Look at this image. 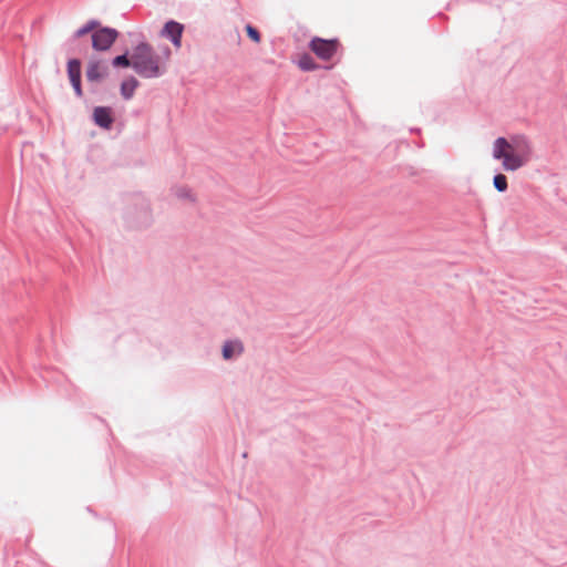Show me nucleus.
Instances as JSON below:
<instances>
[{
  "label": "nucleus",
  "instance_id": "f257e3e1",
  "mask_svg": "<svg viewBox=\"0 0 567 567\" xmlns=\"http://www.w3.org/2000/svg\"><path fill=\"white\" fill-rule=\"evenodd\" d=\"M532 153V143L523 135H516L509 140L498 137L493 144L494 158L501 159L503 168L509 172L517 171L527 164Z\"/></svg>",
  "mask_w": 567,
  "mask_h": 567
},
{
  "label": "nucleus",
  "instance_id": "f03ea898",
  "mask_svg": "<svg viewBox=\"0 0 567 567\" xmlns=\"http://www.w3.org/2000/svg\"><path fill=\"white\" fill-rule=\"evenodd\" d=\"M132 68L142 78H157L162 74L159 58L145 42L137 44L132 52Z\"/></svg>",
  "mask_w": 567,
  "mask_h": 567
},
{
  "label": "nucleus",
  "instance_id": "7ed1b4c3",
  "mask_svg": "<svg viewBox=\"0 0 567 567\" xmlns=\"http://www.w3.org/2000/svg\"><path fill=\"white\" fill-rule=\"evenodd\" d=\"M309 48L319 59L328 61L336 54L339 48V41L337 39L324 40L313 38L310 41Z\"/></svg>",
  "mask_w": 567,
  "mask_h": 567
},
{
  "label": "nucleus",
  "instance_id": "20e7f679",
  "mask_svg": "<svg viewBox=\"0 0 567 567\" xmlns=\"http://www.w3.org/2000/svg\"><path fill=\"white\" fill-rule=\"evenodd\" d=\"M118 33L115 29L102 28L92 33V47L97 51H106L115 42Z\"/></svg>",
  "mask_w": 567,
  "mask_h": 567
},
{
  "label": "nucleus",
  "instance_id": "39448f33",
  "mask_svg": "<svg viewBox=\"0 0 567 567\" xmlns=\"http://www.w3.org/2000/svg\"><path fill=\"white\" fill-rule=\"evenodd\" d=\"M184 31V25L176 21H168L165 23L161 35L168 38L176 49L182 47V34Z\"/></svg>",
  "mask_w": 567,
  "mask_h": 567
},
{
  "label": "nucleus",
  "instance_id": "423d86ee",
  "mask_svg": "<svg viewBox=\"0 0 567 567\" xmlns=\"http://www.w3.org/2000/svg\"><path fill=\"white\" fill-rule=\"evenodd\" d=\"M68 74L71 81V84L78 96L82 95L81 87V63L79 60L73 59L68 63Z\"/></svg>",
  "mask_w": 567,
  "mask_h": 567
},
{
  "label": "nucleus",
  "instance_id": "0eeeda50",
  "mask_svg": "<svg viewBox=\"0 0 567 567\" xmlns=\"http://www.w3.org/2000/svg\"><path fill=\"white\" fill-rule=\"evenodd\" d=\"M107 73L106 65L100 60H90L86 68V79L91 82L102 80Z\"/></svg>",
  "mask_w": 567,
  "mask_h": 567
},
{
  "label": "nucleus",
  "instance_id": "6e6552de",
  "mask_svg": "<svg viewBox=\"0 0 567 567\" xmlns=\"http://www.w3.org/2000/svg\"><path fill=\"white\" fill-rule=\"evenodd\" d=\"M93 118L95 124L103 128H109L113 123L111 109L104 106H99L94 109Z\"/></svg>",
  "mask_w": 567,
  "mask_h": 567
},
{
  "label": "nucleus",
  "instance_id": "1a4fd4ad",
  "mask_svg": "<svg viewBox=\"0 0 567 567\" xmlns=\"http://www.w3.org/2000/svg\"><path fill=\"white\" fill-rule=\"evenodd\" d=\"M243 351L244 346L240 341H227L223 347V357L225 360H229L234 355H239Z\"/></svg>",
  "mask_w": 567,
  "mask_h": 567
},
{
  "label": "nucleus",
  "instance_id": "9d476101",
  "mask_svg": "<svg viewBox=\"0 0 567 567\" xmlns=\"http://www.w3.org/2000/svg\"><path fill=\"white\" fill-rule=\"evenodd\" d=\"M138 85V82L134 78H130L122 82L121 84V93L124 99L128 100L133 96L136 87Z\"/></svg>",
  "mask_w": 567,
  "mask_h": 567
},
{
  "label": "nucleus",
  "instance_id": "9b49d317",
  "mask_svg": "<svg viewBox=\"0 0 567 567\" xmlns=\"http://www.w3.org/2000/svg\"><path fill=\"white\" fill-rule=\"evenodd\" d=\"M298 65L303 71H311L316 68V63L310 55L301 56Z\"/></svg>",
  "mask_w": 567,
  "mask_h": 567
},
{
  "label": "nucleus",
  "instance_id": "f8f14e48",
  "mask_svg": "<svg viewBox=\"0 0 567 567\" xmlns=\"http://www.w3.org/2000/svg\"><path fill=\"white\" fill-rule=\"evenodd\" d=\"M494 186L498 192H505L507 189V178L503 174L494 176Z\"/></svg>",
  "mask_w": 567,
  "mask_h": 567
},
{
  "label": "nucleus",
  "instance_id": "ddd939ff",
  "mask_svg": "<svg viewBox=\"0 0 567 567\" xmlns=\"http://www.w3.org/2000/svg\"><path fill=\"white\" fill-rule=\"evenodd\" d=\"M113 65L123 68L132 66V58L128 59L126 54L118 55L113 60Z\"/></svg>",
  "mask_w": 567,
  "mask_h": 567
},
{
  "label": "nucleus",
  "instance_id": "4468645a",
  "mask_svg": "<svg viewBox=\"0 0 567 567\" xmlns=\"http://www.w3.org/2000/svg\"><path fill=\"white\" fill-rule=\"evenodd\" d=\"M246 31H247L248 37L254 42H256V43L260 42V34L254 27H251L250 24L246 25Z\"/></svg>",
  "mask_w": 567,
  "mask_h": 567
},
{
  "label": "nucleus",
  "instance_id": "2eb2a0df",
  "mask_svg": "<svg viewBox=\"0 0 567 567\" xmlns=\"http://www.w3.org/2000/svg\"><path fill=\"white\" fill-rule=\"evenodd\" d=\"M94 28V24L93 23H90V24H86L85 27L79 29L75 33V37L76 38H81L83 37L84 34L91 32Z\"/></svg>",
  "mask_w": 567,
  "mask_h": 567
}]
</instances>
